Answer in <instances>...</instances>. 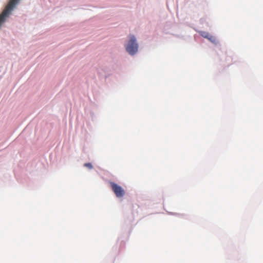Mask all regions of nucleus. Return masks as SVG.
<instances>
[{
    "label": "nucleus",
    "instance_id": "obj_3",
    "mask_svg": "<svg viewBox=\"0 0 263 263\" xmlns=\"http://www.w3.org/2000/svg\"><path fill=\"white\" fill-rule=\"evenodd\" d=\"M200 34L203 37L208 39L210 33L205 31H200Z\"/></svg>",
    "mask_w": 263,
    "mask_h": 263
},
{
    "label": "nucleus",
    "instance_id": "obj_1",
    "mask_svg": "<svg viewBox=\"0 0 263 263\" xmlns=\"http://www.w3.org/2000/svg\"><path fill=\"white\" fill-rule=\"evenodd\" d=\"M125 47L127 52L130 55H134L138 51V45L134 35L130 36L129 40L125 45Z\"/></svg>",
    "mask_w": 263,
    "mask_h": 263
},
{
    "label": "nucleus",
    "instance_id": "obj_5",
    "mask_svg": "<svg viewBox=\"0 0 263 263\" xmlns=\"http://www.w3.org/2000/svg\"><path fill=\"white\" fill-rule=\"evenodd\" d=\"M84 166L88 167L89 169L92 168V165L90 163H86L84 164Z\"/></svg>",
    "mask_w": 263,
    "mask_h": 263
},
{
    "label": "nucleus",
    "instance_id": "obj_2",
    "mask_svg": "<svg viewBox=\"0 0 263 263\" xmlns=\"http://www.w3.org/2000/svg\"><path fill=\"white\" fill-rule=\"evenodd\" d=\"M110 184L112 191L117 197L120 198L124 196L125 191L121 186L113 182H110Z\"/></svg>",
    "mask_w": 263,
    "mask_h": 263
},
{
    "label": "nucleus",
    "instance_id": "obj_4",
    "mask_svg": "<svg viewBox=\"0 0 263 263\" xmlns=\"http://www.w3.org/2000/svg\"><path fill=\"white\" fill-rule=\"evenodd\" d=\"M208 39L211 42H212L213 43H216V42H217L216 38L215 36L211 35L210 34L208 38Z\"/></svg>",
    "mask_w": 263,
    "mask_h": 263
}]
</instances>
